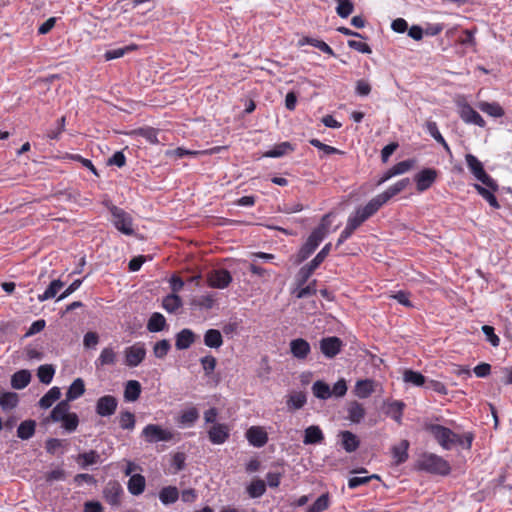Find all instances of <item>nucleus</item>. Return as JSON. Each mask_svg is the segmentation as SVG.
I'll return each mask as SVG.
<instances>
[{"instance_id":"nucleus-1","label":"nucleus","mask_w":512,"mask_h":512,"mask_svg":"<svg viewBox=\"0 0 512 512\" xmlns=\"http://www.w3.org/2000/svg\"><path fill=\"white\" fill-rule=\"evenodd\" d=\"M328 233V224L318 225L312 230L306 242L300 247L298 252L292 257L294 265H300L307 260L318 248L320 243Z\"/></svg>"},{"instance_id":"nucleus-2","label":"nucleus","mask_w":512,"mask_h":512,"mask_svg":"<svg viewBox=\"0 0 512 512\" xmlns=\"http://www.w3.org/2000/svg\"><path fill=\"white\" fill-rule=\"evenodd\" d=\"M416 467L418 470L441 476H447L451 472V466L447 460L430 452H425L420 456Z\"/></svg>"},{"instance_id":"nucleus-3","label":"nucleus","mask_w":512,"mask_h":512,"mask_svg":"<svg viewBox=\"0 0 512 512\" xmlns=\"http://www.w3.org/2000/svg\"><path fill=\"white\" fill-rule=\"evenodd\" d=\"M103 204L109 210L113 217V224L115 228L124 235L131 236L134 234L133 219L129 213L122 208L112 204L111 201H104Z\"/></svg>"},{"instance_id":"nucleus-4","label":"nucleus","mask_w":512,"mask_h":512,"mask_svg":"<svg viewBox=\"0 0 512 512\" xmlns=\"http://www.w3.org/2000/svg\"><path fill=\"white\" fill-rule=\"evenodd\" d=\"M466 164L470 172L475 178L480 181L484 186L489 187L493 191L499 190V185L484 169L483 163L473 154H466Z\"/></svg>"},{"instance_id":"nucleus-5","label":"nucleus","mask_w":512,"mask_h":512,"mask_svg":"<svg viewBox=\"0 0 512 512\" xmlns=\"http://www.w3.org/2000/svg\"><path fill=\"white\" fill-rule=\"evenodd\" d=\"M424 430L430 433L437 443L445 450L451 449L450 436H454V431L440 424L425 423Z\"/></svg>"},{"instance_id":"nucleus-6","label":"nucleus","mask_w":512,"mask_h":512,"mask_svg":"<svg viewBox=\"0 0 512 512\" xmlns=\"http://www.w3.org/2000/svg\"><path fill=\"white\" fill-rule=\"evenodd\" d=\"M142 436L148 443L168 442L173 439V433L167 429L162 428L158 424H148L142 430Z\"/></svg>"},{"instance_id":"nucleus-7","label":"nucleus","mask_w":512,"mask_h":512,"mask_svg":"<svg viewBox=\"0 0 512 512\" xmlns=\"http://www.w3.org/2000/svg\"><path fill=\"white\" fill-rule=\"evenodd\" d=\"M439 172L435 168H423L414 176L416 190L422 193L428 190L437 180Z\"/></svg>"},{"instance_id":"nucleus-8","label":"nucleus","mask_w":512,"mask_h":512,"mask_svg":"<svg viewBox=\"0 0 512 512\" xmlns=\"http://www.w3.org/2000/svg\"><path fill=\"white\" fill-rule=\"evenodd\" d=\"M125 364L128 367H137L140 365L146 357V348L144 343L138 342L132 346H129L124 351Z\"/></svg>"},{"instance_id":"nucleus-9","label":"nucleus","mask_w":512,"mask_h":512,"mask_svg":"<svg viewBox=\"0 0 512 512\" xmlns=\"http://www.w3.org/2000/svg\"><path fill=\"white\" fill-rule=\"evenodd\" d=\"M123 488L118 481H109L103 488V498L112 507H119L121 505V496Z\"/></svg>"},{"instance_id":"nucleus-10","label":"nucleus","mask_w":512,"mask_h":512,"mask_svg":"<svg viewBox=\"0 0 512 512\" xmlns=\"http://www.w3.org/2000/svg\"><path fill=\"white\" fill-rule=\"evenodd\" d=\"M233 278L226 269H214L207 276V282L210 287L224 289L230 285Z\"/></svg>"},{"instance_id":"nucleus-11","label":"nucleus","mask_w":512,"mask_h":512,"mask_svg":"<svg viewBox=\"0 0 512 512\" xmlns=\"http://www.w3.org/2000/svg\"><path fill=\"white\" fill-rule=\"evenodd\" d=\"M118 407V400L113 395H104L96 401L95 411L101 417L112 416Z\"/></svg>"},{"instance_id":"nucleus-12","label":"nucleus","mask_w":512,"mask_h":512,"mask_svg":"<svg viewBox=\"0 0 512 512\" xmlns=\"http://www.w3.org/2000/svg\"><path fill=\"white\" fill-rule=\"evenodd\" d=\"M342 346V340L336 336L324 337L320 340V350L328 359H332L339 354Z\"/></svg>"},{"instance_id":"nucleus-13","label":"nucleus","mask_w":512,"mask_h":512,"mask_svg":"<svg viewBox=\"0 0 512 512\" xmlns=\"http://www.w3.org/2000/svg\"><path fill=\"white\" fill-rule=\"evenodd\" d=\"M382 200L377 195L372 198L364 207H359L355 211V216L360 219V221L365 222L370 217H372L382 206Z\"/></svg>"},{"instance_id":"nucleus-14","label":"nucleus","mask_w":512,"mask_h":512,"mask_svg":"<svg viewBox=\"0 0 512 512\" xmlns=\"http://www.w3.org/2000/svg\"><path fill=\"white\" fill-rule=\"evenodd\" d=\"M460 118L467 124H474L481 128L485 127L486 122L483 117L468 103L460 108Z\"/></svg>"},{"instance_id":"nucleus-15","label":"nucleus","mask_w":512,"mask_h":512,"mask_svg":"<svg viewBox=\"0 0 512 512\" xmlns=\"http://www.w3.org/2000/svg\"><path fill=\"white\" fill-rule=\"evenodd\" d=\"M229 437L230 430L225 424L216 423L208 430V438L212 444H223Z\"/></svg>"},{"instance_id":"nucleus-16","label":"nucleus","mask_w":512,"mask_h":512,"mask_svg":"<svg viewBox=\"0 0 512 512\" xmlns=\"http://www.w3.org/2000/svg\"><path fill=\"white\" fill-rule=\"evenodd\" d=\"M249 443L257 448L263 447L268 442L267 432L259 426H252L246 432Z\"/></svg>"},{"instance_id":"nucleus-17","label":"nucleus","mask_w":512,"mask_h":512,"mask_svg":"<svg viewBox=\"0 0 512 512\" xmlns=\"http://www.w3.org/2000/svg\"><path fill=\"white\" fill-rule=\"evenodd\" d=\"M197 339V335L189 328L180 330L175 335V347L177 350H186L191 347Z\"/></svg>"},{"instance_id":"nucleus-18","label":"nucleus","mask_w":512,"mask_h":512,"mask_svg":"<svg viewBox=\"0 0 512 512\" xmlns=\"http://www.w3.org/2000/svg\"><path fill=\"white\" fill-rule=\"evenodd\" d=\"M75 461L78 464V466L83 470H87L90 466L102 462L101 456L96 450H89L87 452L79 453L75 457Z\"/></svg>"},{"instance_id":"nucleus-19","label":"nucleus","mask_w":512,"mask_h":512,"mask_svg":"<svg viewBox=\"0 0 512 512\" xmlns=\"http://www.w3.org/2000/svg\"><path fill=\"white\" fill-rule=\"evenodd\" d=\"M310 351L311 347L307 340L303 338H296L291 340L290 352L295 358L299 360L305 359Z\"/></svg>"},{"instance_id":"nucleus-20","label":"nucleus","mask_w":512,"mask_h":512,"mask_svg":"<svg viewBox=\"0 0 512 512\" xmlns=\"http://www.w3.org/2000/svg\"><path fill=\"white\" fill-rule=\"evenodd\" d=\"M338 437L341 439V446L347 453L355 452L360 446V440L351 431H340Z\"/></svg>"},{"instance_id":"nucleus-21","label":"nucleus","mask_w":512,"mask_h":512,"mask_svg":"<svg viewBox=\"0 0 512 512\" xmlns=\"http://www.w3.org/2000/svg\"><path fill=\"white\" fill-rule=\"evenodd\" d=\"M410 184L409 178H403L390 186L384 192L378 194L382 203H387L391 198L401 193Z\"/></svg>"},{"instance_id":"nucleus-22","label":"nucleus","mask_w":512,"mask_h":512,"mask_svg":"<svg viewBox=\"0 0 512 512\" xmlns=\"http://www.w3.org/2000/svg\"><path fill=\"white\" fill-rule=\"evenodd\" d=\"M324 441V434L318 425H311L304 430L303 443L305 445L321 444Z\"/></svg>"},{"instance_id":"nucleus-23","label":"nucleus","mask_w":512,"mask_h":512,"mask_svg":"<svg viewBox=\"0 0 512 512\" xmlns=\"http://www.w3.org/2000/svg\"><path fill=\"white\" fill-rule=\"evenodd\" d=\"M362 221L355 215H350L347 221V225L344 230L340 233V236L337 240L336 247L342 245L347 239H349L354 231L362 225Z\"/></svg>"},{"instance_id":"nucleus-24","label":"nucleus","mask_w":512,"mask_h":512,"mask_svg":"<svg viewBox=\"0 0 512 512\" xmlns=\"http://www.w3.org/2000/svg\"><path fill=\"white\" fill-rule=\"evenodd\" d=\"M69 410V402L66 399L62 400L52 409L45 422H61L70 413Z\"/></svg>"},{"instance_id":"nucleus-25","label":"nucleus","mask_w":512,"mask_h":512,"mask_svg":"<svg viewBox=\"0 0 512 512\" xmlns=\"http://www.w3.org/2000/svg\"><path fill=\"white\" fill-rule=\"evenodd\" d=\"M31 372L27 369H21L11 376V387L21 390L27 387L31 381Z\"/></svg>"},{"instance_id":"nucleus-26","label":"nucleus","mask_w":512,"mask_h":512,"mask_svg":"<svg viewBox=\"0 0 512 512\" xmlns=\"http://www.w3.org/2000/svg\"><path fill=\"white\" fill-rule=\"evenodd\" d=\"M168 327L165 317L159 313L154 312L148 319L147 330L151 333H157L165 330Z\"/></svg>"},{"instance_id":"nucleus-27","label":"nucleus","mask_w":512,"mask_h":512,"mask_svg":"<svg viewBox=\"0 0 512 512\" xmlns=\"http://www.w3.org/2000/svg\"><path fill=\"white\" fill-rule=\"evenodd\" d=\"M347 412H348L347 418L352 423H356V424L360 423L364 419L365 414H366V411H365V408L363 407V405L357 401H351L348 404Z\"/></svg>"},{"instance_id":"nucleus-28","label":"nucleus","mask_w":512,"mask_h":512,"mask_svg":"<svg viewBox=\"0 0 512 512\" xmlns=\"http://www.w3.org/2000/svg\"><path fill=\"white\" fill-rule=\"evenodd\" d=\"M203 341L207 347L213 349H218L223 345V337L218 329H208L204 333Z\"/></svg>"},{"instance_id":"nucleus-29","label":"nucleus","mask_w":512,"mask_h":512,"mask_svg":"<svg viewBox=\"0 0 512 512\" xmlns=\"http://www.w3.org/2000/svg\"><path fill=\"white\" fill-rule=\"evenodd\" d=\"M36 425V421L33 419L22 421L17 427V437L21 440H29L35 434Z\"/></svg>"},{"instance_id":"nucleus-30","label":"nucleus","mask_w":512,"mask_h":512,"mask_svg":"<svg viewBox=\"0 0 512 512\" xmlns=\"http://www.w3.org/2000/svg\"><path fill=\"white\" fill-rule=\"evenodd\" d=\"M145 485V477L141 474H134L129 478L127 488L132 495L138 496L144 492Z\"/></svg>"},{"instance_id":"nucleus-31","label":"nucleus","mask_w":512,"mask_h":512,"mask_svg":"<svg viewBox=\"0 0 512 512\" xmlns=\"http://www.w3.org/2000/svg\"><path fill=\"white\" fill-rule=\"evenodd\" d=\"M142 388L141 384L137 380H129L125 384L124 389V399L127 402H134L136 401L141 394Z\"/></svg>"},{"instance_id":"nucleus-32","label":"nucleus","mask_w":512,"mask_h":512,"mask_svg":"<svg viewBox=\"0 0 512 512\" xmlns=\"http://www.w3.org/2000/svg\"><path fill=\"white\" fill-rule=\"evenodd\" d=\"M410 443L408 440L403 439L399 443V445L392 447V454L393 458L395 459V463L397 465L403 464L408 459V449H409Z\"/></svg>"},{"instance_id":"nucleus-33","label":"nucleus","mask_w":512,"mask_h":512,"mask_svg":"<svg viewBox=\"0 0 512 512\" xmlns=\"http://www.w3.org/2000/svg\"><path fill=\"white\" fill-rule=\"evenodd\" d=\"M307 402L306 393L303 391L293 392L287 397V408L289 411L301 409Z\"/></svg>"},{"instance_id":"nucleus-34","label":"nucleus","mask_w":512,"mask_h":512,"mask_svg":"<svg viewBox=\"0 0 512 512\" xmlns=\"http://www.w3.org/2000/svg\"><path fill=\"white\" fill-rule=\"evenodd\" d=\"M64 287V282L61 281L60 279H54L50 282V284L48 285V287L46 288V290L42 293V294H39L37 299L40 301V302H44L46 300H49V299H53L56 297V295L58 294V292Z\"/></svg>"},{"instance_id":"nucleus-35","label":"nucleus","mask_w":512,"mask_h":512,"mask_svg":"<svg viewBox=\"0 0 512 512\" xmlns=\"http://www.w3.org/2000/svg\"><path fill=\"white\" fill-rule=\"evenodd\" d=\"M403 380L404 382L412 384L416 387H425L427 377L418 371L406 369L403 373Z\"/></svg>"},{"instance_id":"nucleus-36","label":"nucleus","mask_w":512,"mask_h":512,"mask_svg":"<svg viewBox=\"0 0 512 512\" xmlns=\"http://www.w3.org/2000/svg\"><path fill=\"white\" fill-rule=\"evenodd\" d=\"M404 408L405 404L402 401L394 400L387 404L385 414L397 423H401Z\"/></svg>"},{"instance_id":"nucleus-37","label":"nucleus","mask_w":512,"mask_h":512,"mask_svg":"<svg viewBox=\"0 0 512 512\" xmlns=\"http://www.w3.org/2000/svg\"><path fill=\"white\" fill-rule=\"evenodd\" d=\"M473 187L478 192V194L481 195L489 203L491 207L495 209L500 208V204L495 196L496 191H493L489 187H484L483 185L477 183H475Z\"/></svg>"},{"instance_id":"nucleus-38","label":"nucleus","mask_w":512,"mask_h":512,"mask_svg":"<svg viewBox=\"0 0 512 512\" xmlns=\"http://www.w3.org/2000/svg\"><path fill=\"white\" fill-rule=\"evenodd\" d=\"M85 393V383L83 379L77 378L69 386L66 392V400L68 402L76 400Z\"/></svg>"},{"instance_id":"nucleus-39","label":"nucleus","mask_w":512,"mask_h":512,"mask_svg":"<svg viewBox=\"0 0 512 512\" xmlns=\"http://www.w3.org/2000/svg\"><path fill=\"white\" fill-rule=\"evenodd\" d=\"M61 397V390L59 387H52L48 390L39 400L38 404L42 409L50 408L55 401Z\"/></svg>"},{"instance_id":"nucleus-40","label":"nucleus","mask_w":512,"mask_h":512,"mask_svg":"<svg viewBox=\"0 0 512 512\" xmlns=\"http://www.w3.org/2000/svg\"><path fill=\"white\" fill-rule=\"evenodd\" d=\"M117 360L116 352L112 347H105L102 351L100 356L95 361L96 368H99L101 366L105 365H114Z\"/></svg>"},{"instance_id":"nucleus-41","label":"nucleus","mask_w":512,"mask_h":512,"mask_svg":"<svg viewBox=\"0 0 512 512\" xmlns=\"http://www.w3.org/2000/svg\"><path fill=\"white\" fill-rule=\"evenodd\" d=\"M179 498V491L175 486L163 487L159 492V499L162 504L170 505L175 503Z\"/></svg>"},{"instance_id":"nucleus-42","label":"nucleus","mask_w":512,"mask_h":512,"mask_svg":"<svg viewBox=\"0 0 512 512\" xmlns=\"http://www.w3.org/2000/svg\"><path fill=\"white\" fill-rule=\"evenodd\" d=\"M183 305L182 299L178 294H168L163 298L162 307L168 313H176Z\"/></svg>"},{"instance_id":"nucleus-43","label":"nucleus","mask_w":512,"mask_h":512,"mask_svg":"<svg viewBox=\"0 0 512 512\" xmlns=\"http://www.w3.org/2000/svg\"><path fill=\"white\" fill-rule=\"evenodd\" d=\"M317 280H312L306 286H295L292 290V295H294L297 299H303L310 296H313L317 293L316 288Z\"/></svg>"},{"instance_id":"nucleus-44","label":"nucleus","mask_w":512,"mask_h":512,"mask_svg":"<svg viewBox=\"0 0 512 512\" xmlns=\"http://www.w3.org/2000/svg\"><path fill=\"white\" fill-rule=\"evenodd\" d=\"M478 108L489 116L499 118L504 116L505 111L497 102H479Z\"/></svg>"},{"instance_id":"nucleus-45","label":"nucleus","mask_w":512,"mask_h":512,"mask_svg":"<svg viewBox=\"0 0 512 512\" xmlns=\"http://www.w3.org/2000/svg\"><path fill=\"white\" fill-rule=\"evenodd\" d=\"M426 129H427L428 133L434 138V140L437 143H439L440 145H442V147L445 149V151L447 153L451 154V149H450L448 143L446 142V140L444 139V137L439 132L437 123L434 121H427Z\"/></svg>"},{"instance_id":"nucleus-46","label":"nucleus","mask_w":512,"mask_h":512,"mask_svg":"<svg viewBox=\"0 0 512 512\" xmlns=\"http://www.w3.org/2000/svg\"><path fill=\"white\" fill-rule=\"evenodd\" d=\"M312 392L316 398L321 400H327L332 396L330 386L322 380H317L313 383Z\"/></svg>"},{"instance_id":"nucleus-47","label":"nucleus","mask_w":512,"mask_h":512,"mask_svg":"<svg viewBox=\"0 0 512 512\" xmlns=\"http://www.w3.org/2000/svg\"><path fill=\"white\" fill-rule=\"evenodd\" d=\"M294 148L290 142H282L280 144L275 145L272 149L266 151L263 156L267 158H279L288 153V151H293Z\"/></svg>"},{"instance_id":"nucleus-48","label":"nucleus","mask_w":512,"mask_h":512,"mask_svg":"<svg viewBox=\"0 0 512 512\" xmlns=\"http://www.w3.org/2000/svg\"><path fill=\"white\" fill-rule=\"evenodd\" d=\"M55 375V367L52 364L40 365L37 369V377L39 381L45 385L52 382Z\"/></svg>"},{"instance_id":"nucleus-49","label":"nucleus","mask_w":512,"mask_h":512,"mask_svg":"<svg viewBox=\"0 0 512 512\" xmlns=\"http://www.w3.org/2000/svg\"><path fill=\"white\" fill-rule=\"evenodd\" d=\"M373 383L370 379L358 380L355 385V394L359 398L369 397L374 391Z\"/></svg>"},{"instance_id":"nucleus-50","label":"nucleus","mask_w":512,"mask_h":512,"mask_svg":"<svg viewBox=\"0 0 512 512\" xmlns=\"http://www.w3.org/2000/svg\"><path fill=\"white\" fill-rule=\"evenodd\" d=\"M18 402L19 398L15 392H4L0 395V406L4 411L15 408Z\"/></svg>"},{"instance_id":"nucleus-51","label":"nucleus","mask_w":512,"mask_h":512,"mask_svg":"<svg viewBox=\"0 0 512 512\" xmlns=\"http://www.w3.org/2000/svg\"><path fill=\"white\" fill-rule=\"evenodd\" d=\"M316 269L309 263L302 266L295 275V285L304 286Z\"/></svg>"},{"instance_id":"nucleus-52","label":"nucleus","mask_w":512,"mask_h":512,"mask_svg":"<svg viewBox=\"0 0 512 512\" xmlns=\"http://www.w3.org/2000/svg\"><path fill=\"white\" fill-rule=\"evenodd\" d=\"M137 49V45L135 44H130V45H127V46H124V47H120V48H116V49H111V50H107L104 54V58L105 60L109 61V60H114V59H118V58H121L123 57L125 54H127L128 52H131V51H134Z\"/></svg>"},{"instance_id":"nucleus-53","label":"nucleus","mask_w":512,"mask_h":512,"mask_svg":"<svg viewBox=\"0 0 512 512\" xmlns=\"http://www.w3.org/2000/svg\"><path fill=\"white\" fill-rule=\"evenodd\" d=\"M251 498H259L266 492V483L262 479L253 480L247 487Z\"/></svg>"},{"instance_id":"nucleus-54","label":"nucleus","mask_w":512,"mask_h":512,"mask_svg":"<svg viewBox=\"0 0 512 512\" xmlns=\"http://www.w3.org/2000/svg\"><path fill=\"white\" fill-rule=\"evenodd\" d=\"M171 350V343L168 339L157 341L153 346V354L157 359H164Z\"/></svg>"},{"instance_id":"nucleus-55","label":"nucleus","mask_w":512,"mask_h":512,"mask_svg":"<svg viewBox=\"0 0 512 512\" xmlns=\"http://www.w3.org/2000/svg\"><path fill=\"white\" fill-rule=\"evenodd\" d=\"M159 130L153 127H141L134 131V133L138 136L145 138L151 144H158L159 140L157 138Z\"/></svg>"},{"instance_id":"nucleus-56","label":"nucleus","mask_w":512,"mask_h":512,"mask_svg":"<svg viewBox=\"0 0 512 512\" xmlns=\"http://www.w3.org/2000/svg\"><path fill=\"white\" fill-rule=\"evenodd\" d=\"M135 415L128 411H121L119 414V425L124 430H133L135 428Z\"/></svg>"},{"instance_id":"nucleus-57","label":"nucleus","mask_w":512,"mask_h":512,"mask_svg":"<svg viewBox=\"0 0 512 512\" xmlns=\"http://www.w3.org/2000/svg\"><path fill=\"white\" fill-rule=\"evenodd\" d=\"M199 418V412L195 407L184 410L179 418V422L186 426H192Z\"/></svg>"},{"instance_id":"nucleus-58","label":"nucleus","mask_w":512,"mask_h":512,"mask_svg":"<svg viewBox=\"0 0 512 512\" xmlns=\"http://www.w3.org/2000/svg\"><path fill=\"white\" fill-rule=\"evenodd\" d=\"M337 2L336 13L341 18H347L354 10L351 0H335Z\"/></svg>"},{"instance_id":"nucleus-59","label":"nucleus","mask_w":512,"mask_h":512,"mask_svg":"<svg viewBox=\"0 0 512 512\" xmlns=\"http://www.w3.org/2000/svg\"><path fill=\"white\" fill-rule=\"evenodd\" d=\"M329 507V494L320 495L315 502L308 507L306 512H323Z\"/></svg>"},{"instance_id":"nucleus-60","label":"nucleus","mask_w":512,"mask_h":512,"mask_svg":"<svg viewBox=\"0 0 512 512\" xmlns=\"http://www.w3.org/2000/svg\"><path fill=\"white\" fill-rule=\"evenodd\" d=\"M309 143L314 146L315 148H318L319 150L323 151L325 155H332V154H339L344 155L345 152L342 150H339L333 146L327 145L322 143L320 140L316 138H312L309 140Z\"/></svg>"},{"instance_id":"nucleus-61","label":"nucleus","mask_w":512,"mask_h":512,"mask_svg":"<svg viewBox=\"0 0 512 512\" xmlns=\"http://www.w3.org/2000/svg\"><path fill=\"white\" fill-rule=\"evenodd\" d=\"M62 427L68 432H74L79 425V417L75 412H70L64 420L61 421Z\"/></svg>"},{"instance_id":"nucleus-62","label":"nucleus","mask_w":512,"mask_h":512,"mask_svg":"<svg viewBox=\"0 0 512 512\" xmlns=\"http://www.w3.org/2000/svg\"><path fill=\"white\" fill-rule=\"evenodd\" d=\"M332 248L331 243H327L324 247L316 254V256L309 262V264L317 269L329 255Z\"/></svg>"},{"instance_id":"nucleus-63","label":"nucleus","mask_w":512,"mask_h":512,"mask_svg":"<svg viewBox=\"0 0 512 512\" xmlns=\"http://www.w3.org/2000/svg\"><path fill=\"white\" fill-rule=\"evenodd\" d=\"M200 363L205 375L210 376L216 368L217 360L212 355H206L200 359Z\"/></svg>"},{"instance_id":"nucleus-64","label":"nucleus","mask_w":512,"mask_h":512,"mask_svg":"<svg viewBox=\"0 0 512 512\" xmlns=\"http://www.w3.org/2000/svg\"><path fill=\"white\" fill-rule=\"evenodd\" d=\"M215 299L212 295H205L199 298L193 299L191 305L194 307H199L201 309L209 310L214 306Z\"/></svg>"}]
</instances>
